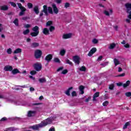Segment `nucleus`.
<instances>
[{
	"label": "nucleus",
	"instance_id": "nucleus-32",
	"mask_svg": "<svg viewBox=\"0 0 131 131\" xmlns=\"http://www.w3.org/2000/svg\"><path fill=\"white\" fill-rule=\"evenodd\" d=\"M80 71L85 72L86 70V68L84 66H82L81 68H79Z\"/></svg>",
	"mask_w": 131,
	"mask_h": 131
},
{
	"label": "nucleus",
	"instance_id": "nucleus-33",
	"mask_svg": "<svg viewBox=\"0 0 131 131\" xmlns=\"http://www.w3.org/2000/svg\"><path fill=\"white\" fill-rule=\"evenodd\" d=\"M48 11L49 14H53V8H52V7H48Z\"/></svg>",
	"mask_w": 131,
	"mask_h": 131
},
{
	"label": "nucleus",
	"instance_id": "nucleus-10",
	"mask_svg": "<svg viewBox=\"0 0 131 131\" xmlns=\"http://www.w3.org/2000/svg\"><path fill=\"white\" fill-rule=\"evenodd\" d=\"M52 8L53 9V12L55 14H58L59 13V9L57 8L56 4H52Z\"/></svg>",
	"mask_w": 131,
	"mask_h": 131
},
{
	"label": "nucleus",
	"instance_id": "nucleus-23",
	"mask_svg": "<svg viewBox=\"0 0 131 131\" xmlns=\"http://www.w3.org/2000/svg\"><path fill=\"white\" fill-rule=\"evenodd\" d=\"M114 63L115 64V66H117V65H119V64H120V61H119L118 59L115 58L114 59Z\"/></svg>",
	"mask_w": 131,
	"mask_h": 131
},
{
	"label": "nucleus",
	"instance_id": "nucleus-31",
	"mask_svg": "<svg viewBox=\"0 0 131 131\" xmlns=\"http://www.w3.org/2000/svg\"><path fill=\"white\" fill-rule=\"evenodd\" d=\"M29 32H30V30L27 29V30L24 31L23 33V34H24V35H27V34H28Z\"/></svg>",
	"mask_w": 131,
	"mask_h": 131
},
{
	"label": "nucleus",
	"instance_id": "nucleus-37",
	"mask_svg": "<svg viewBox=\"0 0 131 131\" xmlns=\"http://www.w3.org/2000/svg\"><path fill=\"white\" fill-rule=\"evenodd\" d=\"M53 25V21L49 20L46 23V26H51Z\"/></svg>",
	"mask_w": 131,
	"mask_h": 131
},
{
	"label": "nucleus",
	"instance_id": "nucleus-45",
	"mask_svg": "<svg viewBox=\"0 0 131 131\" xmlns=\"http://www.w3.org/2000/svg\"><path fill=\"white\" fill-rule=\"evenodd\" d=\"M54 61L55 63H60V59L58 58H54Z\"/></svg>",
	"mask_w": 131,
	"mask_h": 131
},
{
	"label": "nucleus",
	"instance_id": "nucleus-40",
	"mask_svg": "<svg viewBox=\"0 0 131 131\" xmlns=\"http://www.w3.org/2000/svg\"><path fill=\"white\" fill-rule=\"evenodd\" d=\"M7 53L9 55H11V54H12V49L9 48L8 49H7Z\"/></svg>",
	"mask_w": 131,
	"mask_h": 131
},
{
	"label": "nucleus",
	"instance_id": "nucleus-20",
	"mask_svg": "<svg viewBox=\"0 0 131 131\" xmlns=\"http://www.w3.org/2000/svg\"><path fill=\"white\" fill-rule=\"evenodd\" d=\"M79 90H80V92H81V95H83V94H84V92L83 91V90H84V86L80 85L79 88Z\"/></svg>",
	"mask_w": 131,
	"mask_h": 131
},
{
	"label": "nucleus",
	"instance_id": "nucleus-47",
	"mask_svg": "<svg viewBox=\"0 0 131 131\" xmlns=\"http://www.w3.org/2000/svg\"><path fill=\"white\" fill-rule=\"evenodd\" d=\"M70 7V4L68 3H66L64 5V8L67 9V8H69Z\"/></svg>",
	"mask_w": 131,
	"mask_h": 131
},
{
	"label": "nucleus",
	"instance_id": "nucleus-26",
	"mask_svg": "<svg viewBox=\"0 0 131 131\" xmlns=\"http://www.w3.org/2000/svg\"><path fill=\"white\" fill-rule=\"evenodd\" d=\"M12 74H17V73H20V71L17 69H14L12 71Z\"/></svg>",
	"mask_w": 131,
	"mask_h": 131
},
{
	"label": "nucleus",
	"instance_id": "nucleus-1",
	"mask_svg": "<svg viewBox=\"0 0 131 131\" xmlns=\"http://www.w3.org/2000/svg\"><path fill=\"white\" fill-rule=\"evenodd\" d=\"M56 119V117H51L48 118L45 120L42 121L40 123L34 125L29 127V128H31L33 130H39V128L43 127L48 125V124H51L53 122V120Z\"/></svg>",
	"mask_w": 131,
	"mask_h": 131
},
{
	"label": "nucleus",
	"instance_id": "nucleus-9",
	"mask_svg": "<svg viewBox=\"0 0 131 131\" xmlns=\"http://www.w3.org/2000/svg\"><path fill=\"white\" fill-rule=\"evenodd\" d=\"M72 36V34L71 33L66 34L63 35L62 38L63 39H67L68 38H71Z\"/></svg>",
	"mask_w": 131,
	"mask_h": 131
},
{
	"label": "nucleus",
	"instance_id": "nucleus-5",
	"mask_svg": "<svg viewBox=\"0 0 131 131\" xmlns=\"http://www.w3.org/2000/svg\"><path fill=\"white\" fill-rule=\"evenodd\" d=\"M41 54H42L41 51L39 50H37L35 52V57L36 59H39V58H40V57H41Z\"/></svg>",
	"mask_w": 131,
	"mask_h": 131
},
{
	"label": "nucleus",
	"instance_id": "nucleus-25",
	"mask_svg": "<svg viewBox=\"0 0 131 131\" xmlns=\"http://www.w3.org/2000/svg\"><path fill=\"white\" fill-rule=\"evenodd\" d=\"M39 33V32H33L31 33V35L32 37L37 36Z\"/></svg>",
	"mask_w": 131,
	"mask_h": 131
},
{
	"label": "nucleus",
	"instance_id": "nucleus-30",
	"mask_svg": "<svg viewBox=\"0 0 131 131\" xmlns=\"http://www.w3.org/2000/svg\"><path fill=\"white\" fill-rule=\"evenodd\" d=\"M130 84V81H127L125 83L123 84V86L124 88H126V86H128L129 84Z\"/></svg>",
	"mask_w": 131,
	"mask_h": 131
},
{
	"label": "nucleus",
	"instance_id": "nucleus-17",
	"mask_svg": "<svg viewBox=\"0 0 131 131\" xmlns=\"http://www.w3.org/2000/svg\"><path fill=\"white\" fill-rule=\"evenodd\" d=\"M100 96V93L99 92H96L94 95H93V101H97V99L96 98H98Z\"/></svg>",
	"mask_w": 131,
	"mask_h": 131
},
{
	"label": "nucleus",
	"instance_id": "nucleus-64",
	"mask_svg": "<svg viewBox=\"0 0 131 131\" xmlns=\"http://www.w3.org/2000/svg\"><path fill=\"white\" fill-rule=\"evenodd\" d=\"M49 131H55V128H51L49 129Z\"/></svg>",
	"mask_w": 131,
	"mask_h": 131
},
{
	"label": "nucleus",
	"instance_id": "nucleus-24",
	"mask_svg": "<svg viewBox=\"0 0 131 131\" xmlns=\"http://www.w3.org/2000/svg\"><path fill=\"white\" fill-rule=\"evenodd\" d=\"M39 82L40 83H43L47 82V79H46V78H41L39 79Z\"/></svg>",
	"mask_w": 131,
	"mask_h": 131
},
{
	"label": "nucleus",
	"instance_id": "nucleus-43",
	"mask_svg": "<svg viewBox=\"0 0 131 131\" xmlns=\"http://www.w3.org/2000/svg\"><path fill=\"white\" fill-rule=\"evenodd\" d=\"M98 39L94 38L92 40V42L93 43H94L95 45H96V43H98Z\"/></svg>",
	"mask_w": 131,
	"mask_h": 131
},
{
	"label": "nucleus",
	"instance_id": "nucleus-49",
	"mask_svg": "<svg viewBox=\"0 0 131 131\" xmlns=\"http://www.w3.org/2000/svg\"><path fill=\"white\" fill-rule=\"evenodd\" d=\"M67 73H68V70H64L61 72V74H66Z\"/></svg>",
	"mask_w": 131,
	"mask_h": 131
},
{
	"label": "nucleus",
	"instance_id": "nucleus-6",
	"mask_svg": "<svg viewBox=\"0 0 131 131\" xmlns=\"http://www.w3.org/2000/svg\"><path fill=\"white\" fill-rule=\"evenodd\" d=\"M96 52H97V48H92L88 53L89 57H92V56H93V54H95Z\"/></svg>",
	"mask_w": 131,
	"mask_h": 131
},
{
	"label": "nucleus",
	"instance_id": "nucleus-54",
	"mask_svg": "<svg viewBox=\"0 0 131 131\" xmlns=\"http://www.w3.org/2000/svg\"><path fill=\"white\" fill-rule=\"evenodd\" d=\"M102 59H103V56H100L97 58V61H101Z\"/></svg>",
	"mask_w": 131,
	"mask_h": 131
},
{
	"label": "nucleus",
	"instance_id": "nucleus-22",
	"mask_svg": "<svg viewBox=\"0 0 131 131\" xmlns=\"http://www.w3.org/2000/svg\"><path fill=\"white\" fill-rule=\"evenodd\" d=\"M39 46V43L37 42H33L31 44V48H37V47H38Z\"/></svg>",
	"mask_w": 131,
	"mask_h": 131
},
{
	"label": "nucleus",
	"instance_id": "nucleus-58",
	"mask_svg": "<svg viewBox=\"0 0 131 131\" xmlns=\"http://www.w3.org/2000/svg\"><path fill=\"white\" fill-rule=\"evenodd\" d=\"M124 48H129V45H128V43H126L124 45Z\"/></svg>",
	"mask_w": 131,
	"mask_h": 131
},
{
	"label": "nucleus",
	"instance_id": "nucleus-4",
	"mask_svg": "<svg viewBox=\"0 0 131 131\" xmlns=\"http://www.w3.org/2000/svg\"><path fill=\"white\" fill-rule=\"evenodd\" d=\"M34 68H35V69L36 71H40V70H41V68H42L41 64H40L39 63H35L34 64Z\"/></svg>",
	"mask_w": 131,
	"mask_h": 131
},
{
	"label": "nucleus",
	"instance_id": "nucleus-29",
	"mask_svg": "<svg viewBox=\"0 0 131 131\" xmlns=\"http://www.w3.org/2000/svg\"><path fill=\"white\" fill-rule=\"evenodd\" d=\"M116 46V45L115 44V43H113L110 45V46L108 47V49H110V50H113V49L115 48Z\"/></svg>",
	"mask_w": 131,
	"mask_h": 131
},
{
	"label": "nucleus",
	"instance_id": "nucleus-7",
	"mask_svg": "<svg viewBox=\"0 0 131 131\" xmlns=\"http://www.w3.org/2000/svg\"><path fill=\"white\" fill-rule=\"evenodd\" d=\"M73 60L74 62L76 64L79 65V63H80V62L79 61V60H80V58H79V56H74Z\"/></svg>",
	"mask_w": 131,
	"mask_h": 131
},
{
	"label": "nucleus",
	"instance_id": "nucleus-50",
	"mask_svg": "<svg viewBox=\"0 0 131 131\" xmlns=\"http://www.w3.org/2000/svg\"><path fill=\"white\" fill-rule=\"evenodd\" d=\"M30 74H31V75H34L35 74H36V72L35 71H32L30 72Z\"/></svg>",
	"mask_w": 131,
	"mask_h": 131
},
{
	"label": "nucleus",
	"instance_id": "nucleus-62",
	"mask_svg": "<svg viewBox=\"0 0 131 131\" xmlns=\"http://www.w3.org/2000/svg\"><path fill=\"white\" fill-rule=\"evenodd\" d=\"M118 72H121V71H122V69L121 68L119 67L118 68Z\"/></svg>",
	"mask_w": 131,
	"mask_h": 131
},
{
	"label": "nucleus",
	"instance_id": "nucleus-42",
	"mask_svg": "<svg viewBox=\"0 0 131 131\" xmlns=\"http://www.w3.org/2000/svg\"><path fill=\"white\" fill-rule=\"evenodd\" d=\"M66 62L67 64H69V65H72V62L70 61V60L68 59L66 60Z\"/></svg>",
	"mask_w": 131,
	"mask_h": 131
},
{
	"label": "nucleus",
	"instance_id": "nucleus-8",
	"mask_svg": "<svg viewBox=\"0 0 131 131\" xmlns=\"http://www.w3.org/2000/svg\"><path fill=\"white\" fill-rule=\"evenodd\" d=\"M36 114V112L34 111H29L28 113V117H31Z\"/></svg>",
	"mask_w": 131,
	"mask_h": 131
},
{
	"label": "nucleus",
	"instance_id": "nucleus-60",
	"mask_svg": "<svg viewBox=\"0 0 131 131\" xmlns=\"http://www.w3.org/2000/svg\"><path fill=\"white\" fill-rule=\"evenodd\" d=\"M117 85L118 86H121V85H122V83H117Z\"/></svg>",
	"mask_w": 131,
	"mask_h": 131
},
{
	"label": "nucleus",
	"instance_id": "nucleus-55",
	"mask_svg": "<svg viewBox=\"0 0 131 131\" xmlns=\"http://www.w3.org/2000/svg\"><path fill=\"white\" fill-rule=\"evenodd\" d=\"M7 120V119L6 117H3L1 119V121H6Z\"/></svg>",
	"mask_w": 131,
	"mask_h": 131
},
{
	"label": "nucleus",
	"instance_id": "nucleus-14",
	"mask_svg": "<svg viewBox=\"0 0 131 131\" xmlns=\"http://www.w3.org/2000/svg\"><path fill=\"white\" fill-rule=\"evenodd\" d=\"M33 11L34 12H35L36 15H38V14L39 13V8L38 7V6H35L33 8Z\"/></svg>",
	"mask_w": 131,
	"mask_h": 131
},
{
	"label": "nucleus",
	"instance_id": "nucleus-28",
	"mask_svg": "<svg viewBox=\"0 0 131 131\" xmlns=\"http://www.w3.org/2000/svg\"><path fill=\"white\" fill-rule=\"evenodd\" d=\"M18 129L17 128L14 127H10L7 128V130H10V131H15L17 130Z\"/></svg>",
	"mask_w": 131,
	"mask_h": 131
},
{
	"label": "nucleus",
	"instance_id": "nucleus-41",
	"mask_svg": "<svg viewBox=\"0 0 131 131\" xmlns=\"http://www.w3.org/2000/svg\"><path fill=\"white\" fill-rule=\"evenodd\" d=\"M24 27L25 28H30L31 27V25L27 24L24 25Z\"/></svg>",
	"mask_w": 131,
	"mask_h": 131
},
{
	"label": "nucleus",
	"instance_id": "nucleus-39",
	"mask_svg": "<svg viewBox=\"0 0 131 131\" xmlns=\"http://www.w3.org/2000/svg\"><path fill=\"white\" fill-rule=\"evenodd\" d=\"M9 4H10V5L12 7H13V8H16V7H17V5H16V3H15L14 2H9Z\"/></svg>",
	"mask_w": 131,
	"mask_h": 131
},
{
	"label": "nucleus",
	"instance_id": "nucleus-48",
	"mask_svg": "<svg viewBox=\"0 0 131 131\" xmlns=\"http://www.w3.org/2000/svg\"><path fill=\"white\" fill-rule=\"evenodd\" d=\"M108 104H109V102L107 101H105L103 103L102 105L103 106H108Z\"/></svg>",
	"mask_w": 131,
	"mask_h": 131
},
{
	"label": "nucleus",
	"instance_id": "nucleus-61",
	"mask_svg": "<svg viewBox=\"0 0 131 131\" xmlns=\"http://www.w3.org/2000/svg\"><path fill=\"white\" fill-rule=\"evenodd\" d=\"M30 92H33L34 91V88L31 87L30 88Z\"/></svg>",
	"mask_w": 131,
	"mask_h": 131
},
{
	"label": "nucleus",
	"instance_id": "nucleus-57",
	"mask_svg": "<svg viewBox=\"0 0 131 131\" xmlns=\"http://www.w3.org/2000/svg\"><path fill=\"white\" fill-rule=\"evenodd\" d=\"M118 76L122 77L123 76H125V73H122L120 75H119Z\"/></svg>",
	"mask_w": 131,
	"mask_h": 131
},
{
	"label": "nucleus",
	"instance_id": "nucleus-38",
	"mask_svg": "<svg viewBox=\"0 0 131 131\" xmlns=\"http://www.w3.org/2000/svg\"><path fill=\"white\" fill-rule=\"evenodd\" d=\"M128 125H129V122H127L124 125V126L123 127V129H125V128H127V126H128Z\"/></svg>",
	"mask_w": 131,
	"mask_h": 131
},
{
	"label": "nucleus",
	"instance_id": "nucleus-63",
	"mask_svg": "<svg viewBox=\"0 0 131 131\" xmlns=\"http://www.w3.org/2000/svg\"><path fill=\"white\" fill-rule=\"evenodd\" d=\"M114 29H115L116 30V31H117V30H118V26H115Z\"/></svg>",
	"mask_w": 131,
	"mask_h": 131
},
{
	"label": "nucleus",
	"instance_id": "nucleus-16",
	"mask_svg": "<svg viewBox=\"0 0 131 131\" xmlns=\"http://www.w3.org/2000/svg\"><path fill=\"white\" fill-rule=\"evenodd\" d=\"M0 9L2 10V11H7V10L9 9V7L7 5H4L0 7Z\"/></svg>",
	"mask_w": 131,
	"mask_h": 131
},
{
	"label": "nucleus",
	"instance_id": "nucleus-36",
	"mask_svg": "<svg viewBox=\"0 0 131 131\" xmlns=\"http://www.w3.org/2000/svg\"><path fill=\"white\" fill-rule=\"evenodd\" d=\"M27 6L28 9H32V7H33V5L30 3H28Z\"/></svg>",
	"mask_w": 131,
	"mask_h": 131
},
{
	"label": "nucleus",
	"instance_id": "nucleus-51",
	"mask_svg": "<svg viewBox=\"0 0 131 131\" xmlns=\"http://www.w3.org/2000/svg\"><path fill=\"white\" fill-rule=\"evenodd\" d=\"M63 69H64V68L63 67H61L57 70V72H59V71H61V70H63Z\"/></svg>",
	"mask_w": 131,
	"mask_h": 131
},
{
	"label": "nucleus",
	"instance_id": "nucleus-27",
	"mask_svg": "<svg viewBox=\"0 0 131 131\" xmlns=\"http://www.w3.org/2000/svg\"><path fill=\"white\" fill-rule=\"evenodd\" d=\"M112 9H111L110 10V13H109V12H108L107 11H104V14H105V15L106 16H110V14H112Z\"/></svg>",
	"mask_w": 131,
	"mask_h": 131
},
{
	"label": "nucleus",
	"instance_id": "nucleus-12",
	"mask_svg": "<svg viewBox=\"0 0 131 131\" xmlns=\"http://www.w3.org/2000/svg\"><path fill=\"white\" fill-rule=\"evenodd\" d=\"M52 59H53V55L52 54H49L45 57V60L48 62H50Z\"/></svg>",
	"mask_w": 131,
	"mask_h": 131
},
{
	"label": "nucleus",
	"instance_id": "nucleus-44",
	"mask_svg": "<svg viewBox=\"0 0 131 131\" xmlns=\"http://www.w3.org/2000/svg\"><path fill=\"white\" fill-rule=\"evenodd\" d=\"M50 31L52 32V31H54L55 30V27L51 26L49 28Z\"/></svg>",
	"mask_w": 131,
	"mask_h": 131
},
{
	"label": "nucleus",
	"instance_id": "nucleus-19",
	"mask_svg": "<svg viewBox=\"0 0 131 131\" xmlns=\"http://www.w3.org/2000/svg\"><path fill=\"white\" fill-rule=\"evenodd\" d=\"M22 52V49L20 48H17L13 52V54H20Z\"/></svg>",
	"mask_w": 131,
	"mask_h": 131
},
{
	"label": "nucleus",
	"instance_id": "nucleus-53",
	"mask_svg": "<svg viewBox=\"0 0 131 131\" xmlns=\"http://www.w3.org/2000/svg\"><path fill=\"white\" fill-rule=\"evenodd\" d=\"M30 18L29 17L27 16H25L24 17L22 18V19L23 20H24L25 21H26V20H28V19H29Z\"/></svg>",
	"mask_w": 131,
	"mask_h": 131
},
{
	"label": "nucleus",
	"instance_id": "nucleus-21",
	"mask_svg": "<svg viewBox=\"0 0 131 131\" xmlns=\"http://www.w3.org/2000/svg\"><path fill=\"white\" fill-rule=\"evenodd\" d=\"M73 89V87H70L65 92L66 95L67 96H70V90Z\"/></svg>",
	"mask_w": 131,
	"mask_h": 131
},
{
	"label": "nucleus",
	"instance_id": "nucleus-18",
	"mask_svg": "<svg viewBox=\"0 0 131 131\" xmlns=\"http://www.w3.org/2000/svg\"><path fill=\"white\" fill-rule=\"evenodd\" d=\"M32 30L34 32H39V28H38V26H36L32 28Z\"/></svg>",
	"mask_w": 131,
	"mask_h": 131
},
{
	"label": "nucleus",
	"instance_id": "nucleus-15",
	"mask_svg": "<svg viewBox=\"0 0 131 131\" xmlns=\"http://www.w3.org/2000/svg\"><path fill=\"white\" fill-rule=\"evenodd\" d=\"M42 33L45 35H49V34H50V31L48 28H44L42 30Z\"/></svg>",
	"mask_w": 131,
	"mask_h": 131
},
{
	"label": "nucleus",
	"instance_id": "nucleus-11",
	"mask_svg": "<svg viewBox=\"0 0 131 131\" xmlns=\"http://www.w3.org/2000/svg\"><path fill=\"white\" fill-rule=\"evenodd\" d=\"M42 12L45 14L46 16H48L49 15V13H48V6L47 5H44L43 6V10H42Z\"/></svg>",
	"mask_w": 131,
	"mask_h": 131
},
{
	"label": "nucleus",
	"instance_id": "nucleus-46",
	"mask_svg": "<svg viewBox=\"0 0 131 131\" xmlns=\"http://www.w3.org/2000/svg\"><path fill=\"white\" fill-rule=\"evenodd\" d=\"M108 89L110 90H113V89H114V84H111V85H110Z\"/></svg>",
	"mask_w": 131,
	"mask_h": 131
},
{
	"label": "nucleus",
	"instance_id": "nucleus-35",
	"mask_svg": "<svg viewBox=\"0 0 131 131\" xmlns=\"http://www.w3.org/2000/svg\"><path fill=\"white\" fill-rule=\"evenodd\" d=\"M13 23L15 24V25H16V26H18L19 23H18V18H15L13 21Z\"/></svg>",
	"mask_w": 131,
	"mask_h": 131
},
{
	"label": "nucleus",
	"instance_id": "nucleus-59",
	"mask_svg": "<svg viewBox=\"0 0 131 131\" xmlns=\"http://www.w3.org/2000/svg\"><path fill=\"white\" fill-rule=\"evenodd\" d=\"M61 2H62L61 0H56V3H57V4H61Z\"/></svg>",
	"mask_w": 131,
	"mask_h": 131
},
{
	"label": "nucleus",
	"instance_id": "nucleus-56",
	"mask_svg": "<svg viewBox=\"0 0 131 131\" xmlns=\"http://www.w3.org/2000/svg\"><path fill=\"white\" fill-rule=\"evenodd\" d=\"M91 99V97H89L88 98L85 99V102L88 103V102H89V101H90Z\"/></svg>",
	"mask_w": 131,
	"mask_h": 131
},
{
	"label": "nucleus",
	"instance_id": "nucleus-13",
	"mask_svg": "<svg viewBox=\"0 0 131 131\" xmlns=\"http://www.w3.org/2000/svg\"><path fill=\"white\" fill-rule=\"evenodd\" d=\"M4 70L5 71H12L13 67L11 66H6L4 67Z\"/></svg>",
	"mask_w": 131,
	"mask_h": 131
},
{
	"label": "nucleus",
	"instance_id": "nucleus-52",
	"mask_svg": "<svg viewBox=\"0 0 131 131\" xmlns=\"http://www.w3.org/2000/svg\"><path fill=\"white\" fill-rule=\"evenodd\" d=\"M72 97H75V96H76V92L73 91L72 93Z\"/></svg>",
	"mask_w": 131,
	"mask_h": 131
},
{
	"label": "nucleus",
	"instance_id": "nucleus-34",
	"mask_svg": "<svg viewBox=\"0 0 131 131\" xmlns=\"http://www.w3.org/2000/svg\"><path fill=\"white\" fill-rule=\"evenodd\" d=\"M66 53V51H65V50L64 49L61 50L60 52V55H61V56H64V55H65Z\"/></svg>",
	"mask_w": 131,
	"mask_h": 131
},
{
	"label": "nucleus",
	"instance_id": "nucleus-3",
	"mask_svg": "<svg viewBox=\"0 0 131 131\" xmlns=\"http://www.w3.org/2000/svg\"><path fill=\"white\" fill-rule=\"evenodd\" d=\"M125 7L126 9V12L129 14L128 18L129 19H131V3H126L125 5Z\"/></svg>",
	"mask_w": 131,
	"mask_h": 131
},
{
	"label": "nucleus",
	"instance_id": "nucleus-2",
	"mask_svg": "<svg viewBox=\"0 0 131 131\" xmlns=\"http://www.w3.org/2000/svg\"><path fill=\"white\" fill-rule=\"evenodd\" d=\"M17 6L21 11L19 13V16H23V15L25 14V12H26L27 9L25 7L22 6V4L21 3H17Z\"/></svg>",
	"mask_w": 131,
	"mask_h": 131
}]
</instances>
